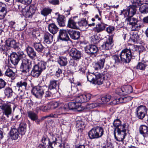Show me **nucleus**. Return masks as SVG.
Segmentation results:
<instances>
[{
  "label": "nucleus",
  "instance_id": "f257e3e1",
  "mask_svg": "<svg viewBox=\"0 0 148 148\" xmlns=\"http://www.w3.org/2000/svg\"><path fill=\"white\" fill-rule=\"evenodd\" d=\"M132 3L127 10H124L121 11L122 14L124 15L125 17H132L136 12V8L142 4L141 0H130Z\"/></svg>",
  "mask_w": 148,
  "mask_h": 148
},
{
  "label": "nucleus",
  "instance_id": "f03ea898",
  "mask_svg": "<svg viewBox=\"0 0 148 148\" xmlns=\"http://www.w3.org/2000/svg\"><path fill=\"white\" fill-rule=\"evenodd\" d=\"M52 142L55 145L56 148H64V145L59 143L57 142V138L56 135H52ZM41 141L42 143L43 148H54L49 143V139L46 136H44L42 137Z\"/></svg>",
  "mask_w": 148,
  "mask_h": 148
},
{
  "label": "nucleus",
  "instance_id": "7ed1b4c3",
  "mask_svg": "<svg viewBox=\"0 0 148 148\" xmlns=\"http://www.w3.org/2000/svg\"><path fill=\"white\" fill-rule=\"evenodd\" d=\"M104 130L101 127H94L92 128L88 133L90 139H97L101 137L104 134Z\"/></svg>",
  "mask_w": 148,
  "mask_h": 148
},
{
  "label": "nucleus",
  "instance_id": "20e7f679",
  "mask_svg": "<svg viewBox=\"0 0 148 148\" xmlns=\"http://www.w3.org/2000/svg\"><path fill=\"white\" fill-rule=\"evenodd\" d=\"M12 105L13 104L8 101L5 102L0 101V109L1 110L3 115L6 116L7 118H9L11 114Z\"/></svg>",
  "mask_w": 148,
  "mask_h": 148
},
{
  "label": "nucleus",
  "instance_id": "39448f33",
  "mask_svg": "<svg viewBox=\"0 0 148 148\" xmlns=\"http://www.w3.org/2000/svg\"><path fill=\"white\" fill-rule=\"evenodd\" d=\"M128 127L126 126L122 128H119L114 132V135L115 139L117 141L122 142L126 135V133Z\"/></svg>",
  "mask_w": 148,
  "mask_h": 148
},
{
  "label": "nucleus",
  "instance_id": "423d86ee",
  "mask_svg": "<svg viewBox=\"0 0 148 148\" xmlns=\"http://www.w3.org/2000/svg\"><path fill=\"white\" fill-rule=\"evenodd\" d=\"M48 89V87L46 86L38 85L33 88L32 92L33 94L37 98L41 97L44 94L45 91Z\"/></svg>",
  "mask_w": 148,
  "mask_h": 148
},
{
  "label": "nucleus",
  "instance_id": "0eeeda50",
  "mask_svg": "<svg viewBox=\"0 0 148 148\" xmlns=\"http://www.w3.org/2000/svg\"><path fill=\"white\" fill-rule=\"evenodd\" d=\"M119 55L123 63H129L132 58V52H130L127 49L123 50Z\"/></svg>",
  "mask_w": 148,
  "mask_h": 148
},
{
  "label": "nucleus",
  "instance_id": "6e6552de",
  "mask_svg": "<svg viewBox=\"0 0 148 148\" xmlns=\"http://www.w3.org/2000/svg\"><path fill=\"white\" fill-rule=\"evenodd\" d=\"M31 67V62L27 58L22 60L20 69L23 73L26 74L28 73Z\"/></svg>",
  "mask_w": 148,
  "mask_h": 148
},
{
  "label": "nucleus",
  "instance_id": "1a4fd4ad",
  "mask_svg": "<svg viewBox=\"0 0 148 148\" xmlns=\"http://www.w3.org/2000/svg\"><path fill=\"white\" fill-rule=\"evenodd\" d=\"M147 109L145 106L140 105L138 106L136 109V116L141 119H143L147 113Z\"/></svg>",
  "mask_w": 148,
  "mask_h": 148
},
{
  "label": "nucleus",
  "instance_id": "9d476101",
  "mask_svg": "<svg viewBox=\"0 0 148 148\" xmlns=\"http://www.w3.org/2000/svg\"><path fill=\"white\" fill-rule=\"evenodd\" d=\"M91 97V95L90 93L86 94L81 95L75 97H74L75 101L81 103L86 102L89 101Z\"/></svg>",
  "mask_w": 148,
  "mask_h": 148
},
{
  "label": "nucleus",
  "instance_id": "9b49d317",
  "mask_svg": "<svg viewBox=\"0 0 148 148\" xmlns=\"http://www.w3.org/2000/svg\"><path fill=\"white\" fill-rule=\"evenodd\" d=\"M85 51L88 54L91 56H96L98 53L99 50L96 45H89L85 48Z\"/></svg>",
  "mask_w": 148,
  "mask_h": 148
},
{
  "label": "nucleus",
  "instance_id": "f8f14e48",
  "mask_svg": "<svg viewBox=\"0 0 148 148\" xmlns=\"http://www.w3.org/2000/svg\"><path fill=\"white\" fill-rule=\"evenodd\" d=\"M66 110V108L64 107H61L57 110L56 112L45 116L44 118H46L47 117L57 118L60 117L64 113V112Z\"/></svg>",
  "mask_w": 148,
  "mask_h": 148
},
{
  "label": "nucleus",
  "instance_id": "ddd939ff",
  "mask_svg": "<svg viewBox=\"0 0 148 148\" xmlns=\"http://www.w3.org/2000/svg\"><path fill=\"white\" fill-rule=\"evenodd\" d=\"M27 85V82L24 80H21L18 82L16 84V86L18 88V91H20L19 94L20 95V98H22L23 95L24 94L23 90L26 89Z\"/></svg>",
  "mask_w": 148,
  "mask_h": 148
},
{
  "label": "nucleus",
  "instance_id": "4468645a",
  "mask_svg": "<svg viewBox=\"0 0 148 148\" xmlns=\"http://www.w3.org/2000/svg\"><path fill=\"white\" fill-rule=\"evenodd\" d=\"M113 39L112 36H109L106 41L101 46L103 49L105 50L111 49L114 45Z\"/></svg>",
  "mask_w": 148,
  "mask_h": 148
},
{
  "label": "nucleus",
  "instance_id": "2eb2a0df",
  "mask_svg": "<svg viewBox=\"0 0 148 148\" xmlns=\"http://www.w3.org/2000/svg\"><path fill=\"white\" fill-rule=\"evenodd\" d=\"M69 56L75 60H77L81 58L82 53L80 51L75 48H71L70 50Z\"/></svg>",
  "mask_w": 148,
  "mask_h": 148
},
{
  "label": "nucleus",
  "instance_id": "dca6fc26",
  "mask_svg": "<svg viewBox=\"0 0 148 148\" xmlns=\"http://www.w3.org/2000/svg\"><path fill=\"white\" fill-rule=\"evenodd\" d=\"M68 31L65 29H60L59 31L58 38L61 40L67 41L70 39L68 34Z\"/></svg>",
  "mask_w": 148,
  "mask_h": 148
},
{
  "label": "nucleus",
  "instance_id": "f3484780",
  "mask_svg": "<svg viewBox=\"0 0 148 148\" xmlns=\"http://www.w3.org/2000/svg\"><path fill=\"white\" fill-rule=\"evenodd\" d=\"M97 76H96L94 84L98 85L102 84L105 79V75L102 73H97Z\"/></svg>",
  "mask_w": 148,
  "mask_h": 148
},
{
  "label": "nucleus",
  "instance_id": "a211bd4d",
  "mask_svg": "<svg viewBox=\"0 0 148 148\" xmlns=\"http://www.w3.org/2000/svg\"><path fill=\"white\" fill-rule=\"evenodd\" d=\"M107 25L101 22L98 23L96 25V26L94 29V32L96 33H99L104 31L107 26Z\"/></svg>",
  "mask_w": 148,
  "mask_h": 148
},
{
  "label": "nucleus",
  "instance_id": "6ab92c4d",
  "mask_svg": "<svg viewBox=\"0 0 148 148\" xmlns=\"http://www.w3.org/2000/svg\"><path fill=\"white\" fill-rule=\"evenodd\" d=\"M68 107L70 109H77L78 111L82 110L81 104L77 102H71L68 103Z\"/></svg>",
  "mask_w": 148,
  "mask_h": 148
},
{
  "label": "nucleus",
  "instance_id": "aec40b11",
  "mask_svg": "<svg viewBox=\"0 0 148 148\" xmlns=\"http://www.w3.org/2000/svg\"><path fill=\"white\" fill-rule=\"evenodd\" d=\"M19 136V132L18 130L16 128L13 127L11 128L10 132V138L13 140H16Z\"/></svg>",
  "mask_w": 148,
  "mask_h": 148
},
{
  "label": "nucleus",
  "instance_id": "412c9836",
  "mask_svg": "<svg viewBox=\"0 0 148 148\" xmlns=\"http://www.w3.org/2000/svg\"><path fill=\"white\" fill-rule=\"evenodd\" d=\"M42 71L38 67L37 65H34L31 72V75L35 77H38L41 74Z\"/></svg>",
  "mask_w": 148,
  "mask_h": 148
},
{
  "label": "nucleus",
  "instance_id": "4be33fe9",
  "mask_svg": "<svg viewBox=\"0 0 148 148\" xmlns=\"http://www.w3.org/2000/svg\"><path fill=\"white\" fill-rule=\"evenodd\" d=\"M7 13L6 6L5 4L0 2V19L4 18Z\"/></svg>",
  "mask_w": 148,
  "mask_h": 148
},
{
  "label": "nucleus",
  "instance_id": "5701e85b",
  "mask_svg": "<svg viewBox=\"0 0 148 148\" xmlns=\"http://www.w3.org/2000/svg\"><path fill=\"white\" fill-rule=\"evenodd\" d=\"M71 38L74 40L78 39L80 36V32L78 31L70 29L68 31Z\"/></svg>",
  "mask_w": 148,
  "mask_h": 148
},
{
  "label": "nucleus",
  "instance_id": "b1692460",
  "mask_svg": "<svg viewBox=\"0 0 148 148\" xmlns=\"http://www.w3.org/2000/svg\"><path fill=\"white\" fill-rule=\"evenodd\" d=\"M140 133L144 137V138L148 136V127L145 125H142L139 128Z\"/></svg>",
  "mask_w": 148,
  "mask_h": 148
},
{
  "label": "nucleus",
  "instance_id": "393cba45",
  "mask_svg": "<svg viewBox=\"0 0 148 148\" xmlns=\"http://www.w3.org/2000/svg\"><path fill=\"white\" fill-rule=\"evenodd\" d=\"M10 57L11 63L14 65H17L20 60L18 54L15 52H13L11 54Z\"/></svg>",
  "mask_w": 148,
  "mask_h": 148
},
{
  "label": "nucleus",
  "instance_id": "a878e982",
  "mask_svg": "<svg viewBox=\"0 0 148 148\" xmlns=\"http://www.w3.org/2000/svg\"><path fill=\"white\" fill-rule=\"evenodd\" d=\"M26 50L28 56L31 59H34L36 56L35 51L31 47L28 46L26 48Z\"/></svg>",
  "mask_w": 148,
  "mask_h": 148
},
{
  "label": "nucleus",
  "instance_id": "bb28decb",
  "mask_svg": "<svg viewBox=\"0 0 148 148\" xmlns=\"http://www.w3.org/2000/svg\"><path fill=\"white\" fill-rule=\"evenodd\" d=\"M48 29L50 33L54 34L58 31L59 28L55 23H52L49 25Z\"/></svg>",
  "mask_w": 148,
  "mask_h": 148
},
{
  "label": "nucleus",
  "instance_id": "cd10ccee",
  "mask_svg": "<svg viewBox=\"0 0 148 148\" xmlns=\"http://www.w3.org/2000/svg\"><path fill=\"white\" fill-rule=\"evenodd\" d=\"M53 36L49 33L45 34L44 36V42L47 44H50L53 41Z\"/></svg>",
  "mask_w": 148,
  "mask_h": 148
},
{
  "label": "nucleus",
  "instance_id": "c85d7f7f",
  "mask_svg": "<svg viewBox=\"0 0 148 148\" xmlns=\"http://www.w3.org/2000/svg\"><path fill=\"white\" fill-rule=\"evenodd\" d=\"M113 124L114 126L116 127L114 130L115 131L116 130L118 129L119 128H122L126 126V125L125 123L122 125L121 121L119 119L114 120Z\"/></svg>",
  "mask_w": 148,
  "mask_h": 148
},
{
  "label": "nucleus",
  "instance_id": "c756f323",
  "mask_svg": "<svg viewBox=\"0 0 148 148\" xmlns=\"http://www.w3.org/2000/svg\"><path fill=\"white\" fill-rule=\"evenodd\" d=\"M57 21L60 27H62L65 26L66 18L64 16L59 14L57 19Z\"/></svg>",
  "mask_w": 148,
  "mask_h": 148
},
{
  "label": "nucleus",
  "instance_id": "7c9ffc66",
  "mask_svg": "<svg viewBox=\"0 0 148 148\" xmlns=\"http://www.w3.org/2000/svg\"><path fill=\"white\" fill-rule=\"evenodd\" d=\"M105 60L104 58L100 59L97 63H95L94 67L95 70H98L102 69L104 66Z\"/></svg>",
  "mask_w": 148,
  "mask_h": 148
},
{
  "label": "nucleus",
  "instance_id": "2f4dec72",
  "mask_svg": "<svg viewBox=\"0 0 148 148\" xmlns=\"http://www.w3.org/2000/svg\"><path fill=\"white\" fill-rule=\"evenodd\" d=\"M5 76L10 77L12 79H14L15 78V73L12 69L10 68H8L5 72Z\"/></svg>",
  "mask_w": 148,
  "mask_h": 148
},
{
  "label": "nucleus",
  "instance_id": "473e14b6",
  "mask_svg": "<svg viewBox=\"0 0 148 148\" xmlns=\"http://www.w3.org/2000/svg\"><path fill=\"white\" fill-rule=\"evenodd\" d=\"M97 73H88L87 74V77L88 80L90 83L94 84L96 76Z\"/></svg>",
  "mask_w": 148,
  "mask_h": 148
},
{
  "label": "nucleus",
  "instance_id": "72a5a7b5",
  "mask_svg": "<svg viewBox=\"0 0 148 148\" xmlns=\"http://www.w3.org/2000/svg\"><path fill=\"white\" fill-rule=\"evenodd\" d=\"M140 5L139 11L142 14H146L148 13V3H144Z\"/></svg>",
  "mask_w": 148,
  "mask_h": 148
},
{
  "label": "nucleus",
  "instance_id": "f704fd0d",
  "mask_svg": "<svg viewBox=\"0 0 148 148\" xmlns=\"http://www.w3.org/2000/svg\"><path fill=\"white\" fill-rule=\"evenodd\" d=\"M29 7L26 6L23 8L22 10L23 15L27 18H31L32 17L33 14L28 10Z\"/></svg>",
  "mask_w": 148,
  "mask_h": 148
},
{
  "label": "nucleus",
  "instance_id": "c9c22d12",
  "mask_svg": "<svg viewBox=\"0 0 148 148\" xmlns=\"http://www.w3.org/2000/svg\"><path fill=\"white\" fill-rule=\"evenodd\" d=\"M138 32L137 31H131L130 32V38L134 42H137L139 39V36L138 34Z\"/></svg>",
  "mask_w": 148,
  "mask_h": 148
},
{
  "label": "nucleus",
  "instance_id": "e433bc0d",
  "mask_svg": "<svg viewBox=\"0 0 148 148\" xmlns=\"http://www.w3.org/2000/svg\"><path fill=\"white\" fill-rule=\"evenodd\" d=\"M58 63L61 66H65L67 63V58L66 57H59L58 60Z\"/></svg>",
  "mask_w": 148,
  "mask_h": 148
},
{
  "label": "nucleus",
  "instance_id": "4c0bfd02",
  "mask_svg": "<svg viewBox=\"0 0 148 148\" xmlns=\"http://www.w3.org/2000/svg\"><path fill=\"white\" fill-rule=\"evenodd\" d=\"M6 43L9 47L16 49L17 47V43L15 41L11 39H9L6 41Z\"/></svg>",
  "mask_w": 148,
  "mask_h": 148
},
{
  "label": "nucleus",
  "instance_id": "58836bf2",
  "mask_svg": "<svg viewBox=\"0 0 148 148\" xmlns=\"http://www.w3.org/2000/svg\"><path fill=\"white\" fill-rule=\"evenodd\" d=\"M52 11V10L50 8L48 7H45L41 10L40 13L43 16H47L49 14H51Z\"/></svg>",
  "mask_w": 148,
  "mask_h": 148
},
{
  "label": "nucleus",
  "instance_id": "ea45409f",
  "mask_svg": "<svg viewBox=\"0 0 148 148\" xmlns=\"http://www.w3.org/2000/svg\"><path fill=\"white\" fill-rule=\"evenodd\" d=\"M33 46L35 49L38 52H42L44 47L40 42H34L33 45Z\"/></svg>",
  "mask_w": 148,
  "mask_h": 148
},
{
  "label": "nucleus",
  "instance_id": "a19ab883",
  "mask_svg": "<svg viewBox=\"0 0 148 148\" xmlns=\"http://www.w3.org/2000/svg\"><path fill=\"white\" fill-rule=\"evenodd\" d=\"M67 26L70 28L76 29L78 28L76 23L71 18L69 19L68 21Z\"/></svg>",
  "mask_w": 148,
  "mask_h": 148
},
{
  "label": "nucleus",
  "instance_id": "79ce46f5",
  "mask_svg": "<svg viewBox=\"0 0 148 148\" xmlns=\"http://www.w3.org/2000/svg\"><path fill=\"white\" fill-rule=\"evenodd\" d=\"M79 26L82 28L86 29L88 27V23L86 20L84 18H82L80 21L78 22Z\"/></svg>",
  "mask_w": 148,
  "mask_h": 148
},
{
  "label": "nucleus",
  "instance_id": "37998d69",
  "mask_svg": "<svg viewBox=\"0 0 148 148\" xmlns=\"http://www.w3.org/2000/svg\"><path fill=\"white\" fill-rule=\"evenodd\" d=\"M123 89L124 90V94L125 95L130 94L133 91L132 86L129 85L123 87Z\"/></svg>",
  "mask_w": 148,
  "mask_h": 148
},
{
  "label": "nucleus",
  "instance_id": "c03bdc74",
  "mask_svg": "<svg viewBox=\"0 0 148 148\" xmlns=\"http://www.w3.org/2000/svg\"><path fill=\"white\" fill-rule=\"evenodd\" d=\"M49 109H50V107L49 104L44 106L40 104L37 106L36 108L37 110H41L43 112Z\"/></svg>",
  "mask_w": 148,
  "mask_h": 148
},
{
  "label": "nucleus",
  "instance_id": "a18cd8bd",
  "mask_svg": "<svg viewBox=\"0 0 148 148\" xmlns=\"http://www.w3.org/2000/svg\"><path fill=\"white\" fill-rule=\"evenodd\" d=\"M126 20L127 21V24L131 25L132 26L138 22V20L137 19L132 17H128Z\"/></svg>",
  "mask_w": 148,
  "mask_h": 148
},
{
  "label": "nucleus",
  "instance_id": "49530a36",
  "mask_svg": "<svg viewBox=\"0 0 148 148\" xmlns=\"http://www.w3.org/2000/svg\"><path fill=\"white\" fill-rule=\"evenodd\" d=\"M13 91L11 88L9 87H6L4 90V93L8 98L11 97L13 94Z\"/></svg>",
  "mask_w": 148,
  "mask_h": 148
},
{
  "label": "nucleus",
  "instance_id": "de8ad7c7",
  "mask_svg": "<svg viewBox=\"0 0 148 148\" xmlns=\"http://www.w3.org/2000/svg\"><path fill=\"white\" fill-rule=\"evenodd\" d=\"M26 124L24 123H21L19 126V131L21 135H24L26 131Z\"/></svg>",
  "mask_w": 148,
  "mask_h": 148
},
{
  "label": "nucleus",
  "instance_id": "09e8293b",
  "mask_svg": "<svg viewBox=\"0 0 148 148\" xmlns=\"http://www.w3.org/2000/svg\"><path fill=\"white\" fill-rule=\"evenodd\" d=\"M28 116L33 121H35L38 119L37 114L35 113L30 111L27 112Z\"/></svg>",
  "mask_w": 148,
  "mask_h": 148
},
{
  "label": "nucleus",
  "instance_id": "8fccbe9b",
  "mask_svg": "<svg viewBox=\"0 0 148 148\" xmlns=\"http://www.w3.org/2000/svg\"><path fill=\"white\" fill-rule=\"evenodd\" d=\"M102 103L99 102H93L91 103L88 104L87 107L90 109H93L100 106Z\"/></svg>",
  "mask_w": 148,
  "mask_h": 148
},
{
  "label": "nucleus",
  "instance_id": "3c124183",
  "mask_svg": "<svg viewBox=\"0 0 148 148\" xmlns=\"http://www.w3.org/2000/svg\"><path fill=\"white\" fill-rule=\"evenodd\" d=\"M47 63L46 62L42 61H40L38 62V64L35 65H37L38 67L40 68L42 71L45 69L46 68Z\"/></svg>",
  "mask_w": 148,
  "mask_h": 148
},
{
  "label": "nucleus",
  "instance_id": "603ef678",
  "mask_svg": "<svg viewBox=\"0 0 148 148\" xmlns=\"http://www.w3.org/2000/svg\"><path fill=\"white\" fill-rule=\"evenodd\" d=\"M76 127L80 129L84 128L85 127L84 122L82 120L77 121H76Z\"/></svg>",
  "mask_w": 148,
  "mask_h": 148
},
{
  "label": "nucleus",
  "instance_id": "864d4df0",
  "mask_svg": "<svg viewBox=\"0 0 148 148\" xmlns=\"http://www.w3.org/2000/svg\"><path fill=\"white\" fill-rule=\"evenodd\" d=\"M146 66V64L142 62H139L138 63L136 66V69H137L143 70H145Z\"/></svg>",
  "mask_w": 148,
  "mask_h": 148
},
{
  "label": "nucleus",
  "instance_id": "5fc2aeb1",
  "mask_svg": "<svg viewBox=\"0 0 148 148\" xmlns=\"http://www.w3.org/2000/svg\"><path fill=\"white\" fill-rule=\"evenodd\" d=\"M141 27V25L136 23L132 26L131 31H137Z\"/></svg>",
  "mask_w": 148,
  "mask_h": 148
},
{
  "label": "nucleus",
  "instance_id": "6e6d98bb",
  "mask_svg": "<svg viewBox=\"0 0 148 148\" xmlns=\"http://www.w3.org/2000/svg\"><path fill=\"white\" fill-rule=\"evenodd\" d=\"M112 59L114 61L115 63H119L122 62L121 58H120V56H119L117 55H114L112 56Z\"/></svg>",
  "mask_w": 148,
  "mask_h": 148
},
{
  "label": "nucleus",
  "instance_id": "4d7b16f0",
  "mask_svg": "<svg viewBox=\"0 0 148 148\" xmlns=\"http://www.w3.org/2000/svg\"><path fill=\"white\" fill-rule=\"evenodd\" d=\"M57 81L53 80L51 81L49 85V88L51 89L55 88L57 86Z\"/></svg>",
  "mask_w": 148,
  "mask_h": 148
},
{
  "label": "nucleus",
  "instance_id": "13d9d810",
  "mask_svg": "<svg viewBox=\"0 0 148 148\" xmlns=\"http://www.w3.org/2000/svg\"><path fill=\"white\" fill-rule=\"evenodd\" d=\"M99 42V40L97 36H93L91 37V42L94 44H97Z\"/></svg>",
  "mask_w": 148,
  "mask_h": 148
},
{
  "label": "nucleus",
  "instance_id": "bf43d9fd",
  "mask_svg": "<svg viewBox=\"0 0 148 148\" xmlns=\"http://www.w3.org/2000/svg\"><path fill=\"white\" fill-rule=\"evenodd\" d=\"M111 98V96L109 95H107L102 97L101 100L103 103H106L110 100Z\"/></svg>",
  "mask_w": 148,
  "mask_h": 148
},
{
  "label": "nucleus",
  "instance_id": "052dcab7",
  "mask_svg": "<svg viewBox=\"0 0 148 148\" xmlns=\"http://www.w3.org/2000/svg\"><path fill=\"white\" fill-rule=\"evenodd\" d=\"M50 109H54L58 106V103L57 102H53L49 103Z\"/></svg>",
  "mask_w": 148,
  "mask_h": 148
},
{
  "label": "nucleus",
  "instance_id": "680f3d73",
  "mask_svg": "<svg viewBox=\"0 0 148 148\" xmlns=\"http://www.w3.org/2000/svg\"><path fill=\"white\" fill-rule=\"evenodd\" d=\"M36 10V7L34 5H32L29 7L28 10L33 14H34L35 13Z\"/></svg>",
  "mask_w": 148,
  "mask_h": 148
},
{
  "label": "nucleus",
  "instance_id": "e2e57ef3",
  "mask_svg": "<svg viewBox=\"0 0 148 148\" xmlns=\"http://www.w3.org/2000/svg\"><path fill=\"white\" fill-rule=\"evenodd\" d=\"M116 93L119 95H125L124 94V90L123 89V87L121 88H118L116 90Z\"/></svg>",
  "mask_w": 148,
  "mask_h": 148
},
{
  "label": "nucleus",
  "instance_id": "0e129e2a",
  "mask_svg": "<svg viewBox=\"0 0 148 148\" xmlns=\"http://www.w3.org/2000/svg\"><path fill=\"white\" fill-rule=\"evenodd\" d=\"M17 54L20 59H25L26 56V55L24 54V52L22 51H19L18 52Z\"/></svg>",
  "mask_w": 148,
  "mask_h": 148
},
{
  "label": "nucleus",
  "instance_id": "69168bd1",
  "mask_svg": "<svg viewBox=\"0 0 148 148\" xmlns=\"http://www.w3.org/2000/svg\"><path fill=\"white\" fill-rule=\"evenodd\" d=\"M114 29V27L113 26H110L107 28L106 31L109 33H112Z\"/></svg>",
  "mask_w": 148,
  "mask_h": 148
},
{
  "label": "nucleus",
  "instance_id": "338daca9",
  "mask_svg": "<svg viewBox=\"0 0 148 148\" xmlns=\"http://www.w3.org/2000/svg\"><path fill=\"white\" fill-rule=\"evenodd\" d=\"M49 3L53 5H57L59 4V0H48Z\"/></svg>",
  "mask_w": 148,
  "mask_h": 148
},
{
  "label": "nucleus",
  "instance_id": "774afa93",
  "mask_svg": "<svg viewBox=\"0 0 148 148\" xmlns=\"http://www.w3.org/2000/svg\"><path fill=\"white\" fill-rule=\"evenodd\" d=\"M6 84L5 81L2 79H0V89L4 88Z\"/></svg>",
  "mask_w": 148,
  "mask_h": 148
}]
</instances>
